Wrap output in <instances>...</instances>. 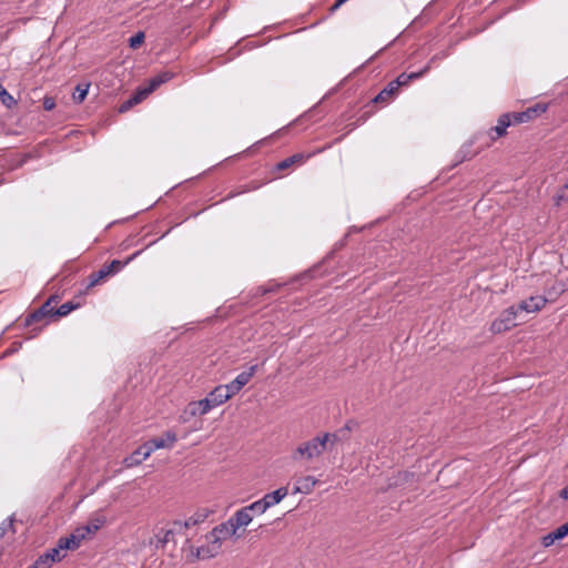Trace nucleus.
Masks as SVG:
<instances>
[{
    "label": "nucleus",
    "mask_w": 568,
    "mask_h": 568,
    "mask_svg": "<svg viewBox=\"0 0 568 568\" xmlns=\"http://www.w3.org/2000/svg\"><path fill=\"white\" fill-rule=\"evenodd\" d=\"M224 388L216 386L206 395L205 398L189 403L184 410V415H189L191 417L206 415L213 408L227 402V394L225 393L224 395Z\"/></svg>",
    "instance_id": "f257e3e1"
},
{
    "label": "nucleus",
    "mask_w": 568,
    "mask_h": 568,
    "mask_svg": "<svg viewBox=\"0 0 568 568\" xmlns=\"http://www.w3.org/2000/svg\"><path fill=\"white\" fill-rule=\"evenodd\" d=\"M331 438L333 440H335L336 435L325 433L322 436H316L308 442L302 443L301 445L297 446V448L293 455V458L294 459L306 458V459L311 460L313 458L321 456L326 448L327 442Z\"/></svg>",
    "instance_id": "f03ea898"
},
{
    "label": "nucleus",
    "mask_w": 568,
    "mask_h": 568,
    "mask_svg": "<svg viewBox=\"0 0 568 568\" xmlns=\"http://www.w3.org/2000/svg\"><path fill=\"white\" fill-rule=\"evenodd\" d=\"M519 315V308L516 305H511L504 310L499 316L490 324V332L493 334H500L507 332L517 325V317Z\"/></svg>",
    "instance_id": "7ed1b4c3"
},
{
    "label": "nucleus",
    "mask_w": 568,
    "mask_h": 568,
    "mask_svg": "<svg viewBox=\"0 0 568 568\" xmlns=\"http://www.w3.org/2000/svg\"><path fill=\"white\" fill-rule=\"evenodd\" d=\"M206 544L202 545L200 547L194 548L193 546H190L191 556L195 559H209L215 557L221 548L222 542L219 537H213L212 532L210 531L205 536Z\"/></svg>",
    "instance_id": "20e7f679"
},
{
    "label": "nucleus",
    "mask_w": 568,
    "mask_h": 568,
    "mask_svg": "<svg viewBox=\"0 0 568 568\" xmlns=\"http://www.w3.org/2000/svg\"><path fill=\"white\" fill-rule=\"evenodd\" d=\"M256 371L257 365H252L246 371L240 373L231 383L219 385L224 388V394H227V400L236 395L251 381Z\"/></svg>",
    "instance_id": "39448f33"
},
{
    "label": "nucleus",
    "mask_w": 568,
    "mask_h": 568,
    "mask_svg": "<svg viewBox=\"0 0 568 568\" xmlns=\"http://www.w3.org/2000/svg\"><path fill=\"white\" fill-rule=\"evenodd\" d=\"M178 534H183L182 521H174L169 529H160L150 544L155 548H163L168 542L173 541V537Z\"/></svg>",
    "instance_id": "423d86ee"
},
{
    "label": "nucleus",
    "mask_w": 568,
    "mask_h": 568,
    "mask_svg": "<svg viewBox=\"0 0 568 568\" xmlns=\"http://www.w3.org/2000/svg\"><path fill=\"white\" fill-rule=\"evenodd\" d=\"M59 300H60L59 295H57V294L51 295L48 298V301L40 308H38L36 312L31 313L27 317L26 324L30 325L31 323L37 322L43 317L54 316L53 304H57L59 302Z\"/></svg>",
    "instance_id": "0eeeda50"
},
{
    "label": "nucleus",
    "mask_w": 568,
    "mask_h": 568,
    "mask_svg": "<svg viewBox=\"0 0 568 568\" xmlns=\"http://www.w3.org/2000/svg\"><path fill=\"white\" fill-rule=\"evenodd\" d=\"M439 59L438 55H434L429 61L428 63L419 71L417 72H410V73H400L395 80H393V84H395V87L397 89H399V87H404V85H407L412 80H417L419 78H422L424 74H426L430 68H432V64L437 61Z\"/></svg>",
    "instance_id": "6e6552de"
},
{
    "label": "nucleus",
    "mask_w": 568,
    "mask_h": 568,
    "mask_svg": "<svg viewBox=\"0 0 568 568\" xmlns=\"http://www.w3.org/2000/svg\"><path fill=\"white\" fill-rule=\"evenodd\" d=\"M547 303V298L541 295L530 296L529 298L521 301L516 307L519 308V313H535L539 312Z\"/></svg>",
    "instance_id": "1a4fd4ad"
},
{
    "label": "nucleus",
    "mask_w": 568,
    "mask_h": 568,
    "mask_svg": "<svg viewBox=\"0 0 568 568\" xmlns=\"http://www.w3.org/2000/svg\"><path fill=\"white\" fill-rule=\"evenodd\" d=\"M151 455L150 448H148L144 443L140 447H138L131 455L123 459V464L125 467L131 468L140 465L143 460H145Z\"/></svg>",
    "instance_id": "9d476101"
},
{
    "label": "nucleus",
    "mask_w": 568,
    "mask_h": 568,
    "mask_svg": "<svg viewBox=\"0 0 568 568\" xmlns=\"http://www.w3.org/2000/svg\"><path fill=\"white\" fill-rule=\"evenodd\" d=\"M173 73L170 71H164L155 77L151 78L148 82V84L144 88H141L140 90L143 92L145 97L151 94L153 91H155L162 84L169 82L173 78Z\"/></svg>",
    "instance_id": "9b49d317"
},
{
    "label": "nucleus",
    "mask_w": 568,
    "mask_h": 568,
    "mask_svg": "<svg viewBox=\"0 0 568 568\" xmlns=\"http://www.w3.org/2000/svg\"><path fill=\"white\" fill-rule=\"evenodd\" d=\"M176 442V434L173 432H166L164 437L153 438L146 442L148 448H150L151 454L161 448L171 447Z\"/></svg>",
    "instance_id": "f8f14e48"
},
{
    "label": "nucleus",
    "mask_w": 568,
    "mask_h": 568,
    "mask_svg": "<svg viewBox=\"0 0 568 568\" xmlns=\"http://www.w3.org/2000/svg\"><path fill=\"white\" fill-rule=\"evenodd\" d=\"M237 531V528H235L234 523L231 518H229L225 523H222L221 525L216 526L212 529V536L219 537L221 541L234 536Z\"/></svg>",
    "instance_id": "ddd939ff"
},
{
    "label": "nucleus",
    "mask_w": 568,
    "mask_h": 568,
    "mask_svg": "<svg viewBox=\"0 0 568 568\" xmlns=\"http://www.w3.org/2000/svg\"><path fill=\"white\" fill-rule=\"evenodd\" d=\"M317 483L318 480L313 476H303L296 480L293 493L308 495L313 491Z\"/></svg>",
    "instance_id": "4468645a"
},
{
    "label": "nucleus",
    "mask_w": 568,
    "mask_h": 568,
    "mask_svg": "<svg viewBox=\"0 0 568 568\" xmlns=\"http://www.w3.org/2000/svg\"><path fill=\"white\" fill-rule=\"evenodd\" d=\"M85 538V532L79 531V528L71 534L69 537H62L59 539L60 548L77 549L80 547L81 541Z\"/></svg>",
    "instance_id": "2eb2a0df"
},
{
    "label": "nucleus",
    "mask_w": 568,
    "mask_h": 568,
    "mask_svg": "<svg viewBox=\"0 0 568 568\" xmlns=\"http://www.w3.org/2000/svg\"><path fill=\"white\" fill-rule=\"evenodd\" d=\"M287 493L288 490L286 487H281L272 493L264 495L262 500L268 509L270 507L281 503L287 496Z\"/></svg>",
    "instance_id": "dca6fc26"
},
{
    "label": "nucleus",
    "mask_w": 568,
    "mask_h": 568,
    "mask_svg": "<svg viewBox=\"0 0 568 568\" xmlns=\"http://www.w3.org/2000/svg\"><path fill=\"white\" fill-rule=\"evenodd\" d=\"M231 519L234 523L235 528L239 529L240 527H246L253 520V516L245 507H243L239 509Z\"/></svg>",
    "instance_id": "f3484780"
},
{
    "label": "nucleus",
    "mask_w": 568,
    "mask_h": 568,
    "mask_svg": "<svg viewBox=\"0 0 568 568\" xmlns=\"http://www.w3.org/2000/svg\"><path fill=\"white\" fill-rule=\"evenodd\" d=\"M308 158H311V154L305 155V154H303V153H296V154H294V155H292V156L286 158V159H285V160H283V161L278 162V163L276 164V169H277L278 171H283V170H285V169H287V168L292 166L293 164H296V163H300V164H301V163H303V162H304L305 160H307Z\"/></svg>",
    "instance_id": "a211bd4d"
},
{
    "label": "nucleus",
    "mask_w": 568,
    "mask_h": 568,
    "mask_svg": "<svg viewBox=\"0 0 568 568\" xmlns=\"http://www.w3.org/2000/svg\"><path fill=\"white\" fill-rule=\"evenodd\" d=\"M397 88L390 81L375 98L374 102H388L390 98L397 92Z\"/></svg>",
    "instance_id": "6ab92c4d"
},
{
    "label": "nucleus",
    "mask_w": 568,
    "mask_h": 568,
    "mask_svg": "<svg viewBox=\"0 0 568 568\" xmlns=\"http://www.w3.org/2000/svg\"><path fill=\"white\" fill-rule=\"evenodd\" d=\"M510 118L511 115L506 113L498 119L497 125L491 129V131L496 133L497 138L503 136L506 133L507 128L511 124Z\"/></svg>",
    "instance_id": "aec40b11"
},
{
    "label": "nucleus",
    "mask_w": 568,
    "mask_h": 568,
    "mask_svg": "<svg viewBox=\"0 0 568 568\" xmlns=\"http://www.w3.org/2000/svg\"><path fill=\"white\" fill-rule=\"evenodd\" d=\"M62 551H64V549L60 548V542L58 541L55 547L49 549L42 556L47 557V561H49V565L52 566L54 562L60 561L65 556L64 554H61Z\"/></svg>",
    "instance_id": "412c9836"
},
{
    "label": "nucleus",
    "mask_w": 568,
    "mask_h": 568,
    "mask_svg": "<svg viewBox=\"0 0 568 568\" xmlns=\"http://www.w3.org/2000/svg\"><path fill=\"white\" fill-rule=\"evenodd\" d=\"M141 252H135L132 254L126 261L122 262L119 260H113L109 265H104L106 270L110 271V274H115L121 271L125 265H128L131 261H133Z\"/></svg>",
    "instance_id": "4be33fe9"
},
{
    "label": "nucleus",
    "mask_w": 568,
    "mask_h": 568,
    "mask_svg": "<svg viewBox=\"0 0 568 568\" xmlns=\"http://www.w3.org/2000/svg\"><path fill=\"white\" fill-rule=\"evenodd\" d=\"M146 97L143 94L141 90H138V92L132 95L129 100L124 101L121 105L119 111L121 113L129 111L133 105L140 103L142 100H144Z\"/></svg>",
    "instance_id": "5701e85b"
},
{
    "label": "nucleus",
    "mask_w": 568,
    "mask_h": 568,
    "mask_svg": "<svg viewBox=\"0 0 568 568\" xmlns=\"http://www.w3.org/2000/svg\"><path fill=\"white\" fill-rule=\"evenodd\" d=\"M105 520L103 518H95L91 520L87 526L80 527L79 531L85 532V537L91 534H95L103 525Z\"/></svg>",
    "instance_id": "b1692460"
},
{
    "label": "nucleus",
    "mask_w": 568,
    "mask_h": 568,
    "mask_svg": "<svg viewBox=\"0 0 568 568\" xmlns=\"http://www.w3.org/2000/svg\"><path fill=\"white\" fill-rule=\"evenodd\" d=\"M109 275H111L110 271L106 270L105 266H103L98 272H94V273H92L90 275V277H89L90 282L87 285V288H90V287H93V286L98 285L103 278H105Z\"/></svg>",
    "instance_id": "393cba45"
},
{
    "label": "nucleus",
    "mask_w": 568,
    "mask_h": 568,
    "mask_svg": "<svg viewBox=\"0 0 568 568\" xmlns=\"http://www.w3.org/2000/svg\"><path fill=\"white\" fill-rule=\"evenodd\" d=\"M79 307H80V303L67 302L54 311V316H59V317L67 316L72 311H74Z\"/></svg>",
    "instance_id": "a878e982"
},
{
    "label": "nucleus",
    "mask_w": 568,
    "mask_h": 568,
    "mask_svg": "<svg viewBox=\"0 0 568 568\" xmlns=\"http://www.w3.org/2000/svg\"><path fill=\"white\" fill-rule=\"evenodd\" d=\"M90 84H78L73 92V101L77 103H81L88 95Z\"/></svg>",
    "instance_id": "bb28decb"
},
{
    "label": "nucleus",
    "mask_w": 568,
    "mask_h": 568,
    "mask_svg": "<svg viewBox=\"0 0 568 568\" xmlns=\"http://www.w3.org/2000/svg\"><path fill=\"white\" fill-rule=\"evenodd\" d=\"M245 508L253 515H262L264 514L266 510H267V507L265 506L264 501L262 500V498L260 500H256L254 503H252L251 505L248 506H245Z\"/></svg>",
    "instance_id": "cd10ccee"
},
{
    "label": "nucleus",
    "mask_w": 568,
    "mask_h": 568,
    "mask_svg": "<svg viewBox=\"0 0 568 568\" xmlns=\"http://www.w3.org/2000/svg\"><path fill=\"white\" fill-rule=\"evenodd\" d=\"M532 111L534 110H530L529 108L526 110V111H523V112H518V113H514V114H510L511 118L514 119V122L515 123H524V122H528L529 120H531L532 118H535L532 115Z\"/></svg>",
    "instance_id": "c85d7f7f"
},
{
    "label": "nucleus",
    "mask_w": 568,
    "mask_h": 568,
    "mask_svg": "<svg viewBox=\"0 0 568 568\" xmlns=\"http://www.w3.org/2000/svg\"><path fill=\"white\" fill-rule=\"evenodd\" d=\"M0 101L8 108L17 104L13 97L2 85H0Z\"/></svg>",
    "instance_id": "c756f323"
},
{
    "label": "nucleus",
    "mask_w": 568,
    "mask_h": 568,
    "mask_svg": "<svg viewBox=\"0 0 568 568\" xmlns=\"http://www.w3.org/2000/svg\"><path fill=\"white\" fill-rule=\"evenodd\" d=\"M144 33L142 31L135 33L133 37L130 38L129 43L132 49L138 48L141 45L144 41Z\"/></svg>",
    "instance_id": "7c9ffc66"
},
{
    "label": "nucleus",
    "mask_w": 568,
    "mask_h": 568,
    "mask_svg": "<svg viewBox=\"0 0 568 568\" xmlns=\"http://www.w3.org/2000/svg\"><path fill=\"white\" fill-rule=\"evenodd\" d=\"M552 532L554 537H556L558 540L568 536V521L556 528Z\"/></svg>",
    "instance_id": "2f4dec72"
},
{
    "label": "nucleus",
    "mask_w": 568,
    "mask_h": 568,
    "mask_svg": "<svg viewBox=\"0 0 568 568\" xmlns=\"http://www.w3.org/2000/svg\"><path fill=\"white\" fill-rule=\"evenodd\" d=\"M203 518H201V516L199 517H190L189 519H186L185 521L182 523V526H183V534L185 532L186 529H189L190 527L192 526H195L197 525L200 521H202Z\"/></svg>",
    "instance_id": "473e14b6"
},
{
    "label": "nucleus",
    "mask_w": 568,
    "mask_h": 568,
    "mask_svg": "<svg viewBox=\"0 0 568 568\" xmlns=\"http://www.w3.org/2000/svg\"><path fill=\"white\" fill-rule=\"evenodd\" d=\"M29 568H51V566L47 561V557L41 555Z\"/></svg>",
    "instance_id": "72a5a7b5"
},
{
    "label": "nucleus",
    "mask_w": 568,
    "mask_h": 568,
    "mask_svg": "<svg viewBox=\"0 0 568 568\" xmlns=\"http://www.w3.org/2000/svg\"><path fill=\"white\" fill-rule=\"evenodd\" d=\"M55 108V100L52 97L45 95L43 98V109L45 111H51Z\"/></svg>",
    "instance_id": "f704fd0d"
},
{
    "label": "nucleus",
    "mask_w": 568,
    "mask_h": 568,
    "mask_svg": "<svg viewBox=\"0 0 568 568\" xmlns=\"http://www.w3.org/2000/svg\"><path fill=\"white\" fill-rule=\"evenodd\" d=\"M12 528V519L9 518L0 524V538L4 536L6 531Z\"/></svg>",
    "instance_id": "c9c22d12"
},
{
    "label": "nucleus",
    "mask_w": 568,
    "mask_h": 568,
    "mask_svg": "<svg viewBox=\"0 0 568 568\" xmlns=\"http://www.w3.org/2000/svg\"><path fill=\"white\" fill-rule=\"evenodd\" d=\"M556 540H558V539L556 537H554V532L551 531L542 537V545L545 547H549V546L554 545V542Z\"/></svg>",
    "instance_id": "e433bc0d"
},
{
    "label": "nucleus",
    "mask_w": 568,
    "mask_h": 568,
    "mask_svg": "<svg viewBox=\"0 0 568 568\" xmlns=\"http://www.w3.org/2000/svg\"><path fill=\"white\" fill-rule=\"evenodd\" d=\"M567 200L568 199L565 196V191H562V189L554 197L555 204L557 206H559L564 201H567Z\"/></svg>",
    "instance_id": "4c0bfd02"
},
{
    "label": "nucleus",
    "mask_w": 568,
    "mask_h": 568,
    "mask_svg": "<svg viewBox=\"0 0 568 568\" xmlns=\"http://www.w3.org/2000/svg\"><path fill=\"white\" fill-rule=\"evenodd\" d=\"M529 109L534 110L532 111V115L537 116L538 114L544 113L546 111L547 106L546 105H541V104H537V105H535L532 108H529Z\"/></svg>",
    "instance_id": "58836bf2"
},
{
    "label": "nucleus",
    "mask_w": 568,
    "mask_h": 568,
    "mask_svg": "<svg viewBox=\"0 0 568 568\" xmlns=\"http://www.w3.org/2000/svg\"><path fill=\"white\" fill-rule=\"evenodd\" d=\"M348 0H336L335 3L332 6L331 11H336L342 4L347 2Z\"/></svg>",
    "instance_id": "ea45409f"
},
{
    "label": "nucleus",
    "mask_w": 568,
    "mask_h": 568,
    "mask_svg": "<svg viewBox=\"0 0 568 568\" xmlns=\"http://www.w3.org/2000/svg\"><path fill=\"white\" fill-rule=\"evenodd\" d=\"M560 497L564 499H568V486L561 489Z\"/></svg>",
    "instance_id": "a19ab883"
},
{
    "label": "nucleus",
    "mask_w": 568,
    "mask_h": 568,
    "mask_svg": "<svg viewBox=\"0 0 568 568\" xmlns=\"http://www.w3.org/2000/svg\"><path fill=\"white\" fill-rule=\"evenodd\" d=\"M273 291H274V286H271V285H270V286H267V287H263V292H262V294H266V293H268V292H273Z\"/></svg>",
    "instance_id": "79ce46f5"
},
{
    "label": "nucleus",
    "mask_w": 568,
    "mask_h": 568,
    "mask_svg": "<svg viewBox=\"0 0 568 568\" xmlns=\"http://www.w3.org/2000/svg\"><path fill=\"white\" fill-rule=\"evenodd\" d=\"M562 191H568V181L566 182V184L562 186Z\"/></svg>",
    "instance_id": "37998d69"
},
{
    "label": "nucleus",
    "mask_w": 568,
    "mask_h": 568,
    "mask_svg": "<svg viewBox=\"0 0 568 568\" xmlns=\"http://www.w3.org/2000/svg\"><path fill=\"white\" fill-rule=\"evenodd\" d=\"M16 351V347H12L10 351H7L6 354L13 353Z\"/></svg>",
    "instance_id": "c03bdc74"
},
{
    "label": "nucleus",
    "mask_w": 568,
    "mask_h": 568,
    "mask_svg": "<svg viewBox=\"0 0 568 568\" xmlns=\"http://www.w3.org/2000/svg\"><path fill=\"white\" fill-rule=\"evenodd\" d=\"M16 351V347H12L10 351H7L6 354L13 353Z\"/></svg>",
    "instance_id": "a18cd8bd"
},
{
    "label": "nucleus",
    "mask_w": 568,
    "mask_h": 568,
    "mask_svg": "<svg viewBox=\"0 0 568 568\" xmlns=\"http://www.w3.org/2000/svg\"><path fill=\"white\" fill-rule=\"evenodd\" d=\"M16 351V347H12L10 351H7L6 354L13 353Z\"/></svg>",
    "instance_id": "49530a36"
}]
</instances>
